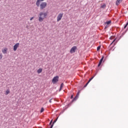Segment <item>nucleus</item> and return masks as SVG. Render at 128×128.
<instances>
[{"label":"nucleus","mask_w":128,"mask_h":128,"mask_svg":"<svg viewBox=\"0 0 128 128\" xmlns=\"http://www.w3.org/2000/svg\"><path fill=\"white\" fill-rule=\"evenodd\" d=\"M92 78H94V77H92L89 80V82H90V80H92Z\"/></svg>","instance_id":"nucleus-25"},{"label":"nucleus","mask_w":128,"mask_h":128,"mask_svg":"<svg viewBox=\"0 0 128 128\" xmlns=\"http://www.w3.org/2000/svg\"><path fill=\"white\" fill-rule=\"evenodd\" d=\"M20 46V43H16L14 46V50L16 52L18 50V48Z\"/></svg>","instance_id":"nucleus-5"},{"label":"nucleus","mask_w":128,"mask_h":128,"mask_svg":"<svg viewBox=\"0 0 128 128\" xmlns=\"http://www.w3.org/2000/svg\"><path fill=\"white\" fill-rule=\"evenodd\" d=\"M73 98V96H72V95L71 98Z\"/></svg>","instance_id":"nucleus-30"},{"label":"nucleus","mask_w":128,"mask_h":128,"mask_svg":"<svg viewBox=\"0 0 128 128\" xmlns=\"http://www.w3.org/2000/svg\"><path fill=\"white\" fill-rule=\"evenodd\" d=\"M8 94H10V90H6V93H5V94L6 96H8Z\"/></svg>","instance_id":"nucleus-14"},{"label":"nucleus","mask_w":128,"mask_h":128,"mask_svg":"<svg viewBox=\"0 0 128 128\" xmlns=\"http://www.w3.org/2000/svg\"><path fill=\"white\" fill-rule=\"evenodd\" d=\"M110 40H112V37L110 38Z\"/></svg>","instance_id":"nucleus-31"},{"label":"nucleus","mask_w":128,"mask_h":128,"mask_svg":"<svg viewBox=\"0 0 128 128\" xmlns=\"http://www.w3.org/2000/svg\"><path fill=\"white\" fill-rule=\"evenodd\" d=\"M111 22H112L111 21H108V22H106V24H110Z\"/></svg>","instance_id":"nucleus-18"},{"label":"nucleus","mask_w":128,"mask_h":128,"mask_svg":"<svg viewBox=\"0 0 128 128\" xmlns=\"http://www.w3.org/2000/svg\"><path fill=\"white\" fill-rule=\"evenodd\" d=\"M62 14H59L57 17V22H60L62 20Z\"/></svg>","instance_id":"nucleus-6"},{"label":"nucleus","mask_w":128,"mask_h":128,"mask_svg":"<svg viewBox=\"0 0 128 128\" xmlns=\"http://www.w3.org/2000/svg\"><path fill=\"white\" fill-rule=\"evenodd\" d=\"M92 78H94V77H92L89 80V82H90V80H92Z\"/></svg>","instance_id":"nucleus-26"},{"label":"nucleus","mask_w":128,"mask_h":128,"mask_svg":"<svg viewBox=\"0 0 128 128\" xmlns=\"http://www.w3.org/2000/svg\"><path fill=\"white\" fill-rule=\"evenodd\" d=\"M76 46H73L70 50V54H74V52H76Z\"/></svg>","instance_id":"nucleus-4"},{"label":"nucleus","mask_w":128,"mask_h":128,"mask_svg":"<svg viewBox=\"0 0 128 128\" xmlns=\"http://www.w3.org/2000/svg\"><path fill=\"white\" fill-rule=\"evenodd\" d=\"M122 2V0H117L116 2V6H118V4H120V2Z\"/></svg>","instance_id":"nucleus-10"},{"label":"nucleus","mask_w":128,"mask_h":128,"mask_svg":"<svg viewBox=\"0 0 128 128\" xmlns=\"http://www.w3.org/2000/svg\"><path fill=\"white\" fill-rule=\"evenodd\" d=\"M58 78H59L58 76H56L54 77V78L52 80V84H56V82H58Z\"/></svg>","instance_id":"nucleus-3"},{"label":"nucleus","mask_w":128,"mask_h":128,"mask_svg":"<svg viewBox=\"0 0 128 128\" xmlns=\"http://www.w3.org/2000/svg\"><path fill=\"white\" fill-rule=\"evenodd\" d=\"M64 83H62L61 85H60V88L59 90V92H60V90H62V88H64Z\"/></svg>","instance_id":"nucleus-12"},{"label":"nucleus","mask_w":128,"mask_h":128,"mask_svg":"<svg viewBox=\"0 0 128 128\" xmlns=\"http://www.w3.org/2000/svg\"><path fill=\"white\" fill-rule=\"evenodd\" d=\"M100 50V46H98L97 48V50Z\"/></svg>","instance_id":"nucleus-21"},{"label":"nucleus","mask_w":128,"mask_h":128,"mask_svg":"<svg viewBox=\"0 0 128 128\" xmlns=\"http://www.w3.org/2000/svg\"><path fill=\"white\" fill-rule=\"evenodd\" d=\"M44 108H42L40 112H44Z\"/></svg>","instance_id":"nucleus-15"},{"label":"nucleus","mask_w":128,"mask_h":128,"mask_svg":"<svg viewBox=\"0 0 128 128\" xmlns=\"http://www.w3.org/2000/svg\"><path fill=\"white\" fill-rule=\"evenodd\" d=\"M89 83H90V82L88 81V82L84 86V88L86 87V86H88Z\"/></svg>","instance_id":"nucleus-19"},{"label":"nucleus","mask_w":128,"mask_h":128,"mask_svg":"<svg viewBox=\"0 0 128 128\" xmlns=\"http://www.w3.org/2000/svg\"><path fill=\"white\" fill-rule=\"evenodd\" d=\"M6 52H8V49L5 48L2 50V52H3V54H6Z\"/></svg>","instance_id":"nucleus-13"},{"label":"nucleus","mask_w":128,"mask_h":128,"mask_svg":"<svg viewBox=\"0 0 128 128\" xmlns=\"http://www.w3.org/2000/svg\"><path fill=\"white\" fill-rule=\"evenodd\" d=\"M53 127H54V124H52L50 126V128H52Z\"/></svg>","instance_id":"nucleus-23"},{"label":"nucleus","mask_w":128,"mask_h":128,"mask_svg":"<svg viewBox=\"0 0 128 128\" xmlns=\"http://www.w3.org/2000/svg\"><path fill=\"white\" fill-rule=\"evenodd\" d=\"M52 124V120L50 122V124Z\"/></svg>","instance_id":"nucleus-22"},{"label":"nucleus","mask_w":128,"mask_h":128,"mask_svg":"<svg viewBox=\"0 0 128 128\" xmlns=\"http://www.w3.org/2000/svg\"><path fill=\"white\" fill-rule=\"evenodd\" d=\"M78 96H80V92H78L76 96V97L74 98V100H72V102H74V100H76V99L78 98Z\"/></svg>","instance_id":"nucleus-8"},{"label":"nucleus","mask_w":128,"mask_h":128,"mask_svg":"<svg viewBox=\"0 0 128 128\" xmlns=\"http://www.w3.org/2000/svg\"><path fill=\"white\" fill-rule=\"evenodd\" d=\"M64 114V110L60 112V114Z\"/></svg>","instance_id":"nucleus-29"},{"label":"nucleus","mask_w":128,"mask_h":128,"mask_svg":"<svg viewBox=\"0 0 128 128\" xmlns=\"http://www.w3.org/2000/svg\"><path fill=\"white\" fill-rule=\"evenodd\" d=\"M42 72V68H40L37 70L38 74H40V72Z\"/></svg>","instance_id":"nucleus-11"},{"label":"nucleus","mask_w":128,"mask_h":128,"mask_svg":"<svg viewBox=\"0 0 128 128\" xmlns=\"http://www.w3.org/2000/svg\"><path fill=\"white\" fill-rule=\"evenodd\" d=\"M56 120H58V119L55 120L53 122L52 124L54 125L56 122Z\"/></svg>","instance_id":"nucleus-16"},{"label":"nucleus","mask_w":128,"mask_h":128,"mask_svg":"<svg viewBox=\"0 0 128 128\" xmlns=\"http://www.w3.org/2000/svg\"><path fill=\"white\" fill-rule=\"evenodd\" d=\"M106 4H104L101 6V8H106Z\"/></svg>","instance_id":"nucleus-17"},{"label":"nucleus","mask_w":128,"mask_h":128,"mask_svg":"<svg viewBox=\"0 0 128 128\" xmlns=\"http://www.w3.org/2000/svg\"><path fill=\"white\" fill-rule=\"evenodd\" d=\"M2 54H0V60H2Z\"/></svg>","instance_id":"nucleus-20"},{"label":"nucleus","mask_w":128,"mask_h":128,"mask_svg":"<svg viewBox=\"0 0 128 128\" xmlns=\"http://www.w3.org/2000/svg\"><path fill=\"white\" fill-rule=\"evenodd\" d=\"M116 41V39L114 40L111 43V44H114V42Z\"/></svg>","instance_id":"nucleus-27"},{"label":"nucleus","mask_w":128,"mask_h":128,"mask_svg":"<svg viewBox=\"0 0 128 128\" xmlns=\"http://www.w3.org/2000/svg\"><path fill=\"white\" fill-rule=\"evenodd\" d=\"M47 6V4L46 2H42L40 4V10H42L44 8H46V7Z\"/></svg>","instance_id":"nucleus-2"},{"label":"nucleus","mask_w":128,"mask_h":128,"mask_svg":"<svg viewBox=\"0 0 128 128\" xmlns=\"http://www.w3.org/2000/svg\"><path fill=\"white\" fill-rule=\"evenodd\" d=\"M44 0H37L36 2V6H40V2H44Z\"/></svg>","instance_id":"nucleus-7"},{"label":"nucleus","mask_w":128,"mask_h":128,"mask_svg":"<svg viewBox=\"0 0 128 128\" xmlns=\"http://www.w3.org/2000/svg\"><path fill=\"white\" fill-rule=\"evenodd\" d=\"M38 16V20L40 22H42L44 18H46V16H48V12H40Z\"/></svg>","instance_id":"nucleus-1"},{"label":"nucleus","mask_w":128,"mask_h":128,"mask_svg":"<svg viewBox=\"0 0 128 128\" xmlns=\"http://www.w3.org/2000/svg\"><path fill=\"white\" fill-rule=\"evenodd\" d=\"M102 60H104V57H102V58L100 59L99 64H98V66H100V64H102Z\"/></svg>","instance_id":"nucleus-9"},{"label":"nucleus","mask_w":128,"mask_h":128,"mask_svg":"<svg viewBox=\"0 0 128 128\" xmlns=\"http://www.w3.org/2000/svg\"><path fill=\"white\" fill-rule=\"evenodd\" d=\"M34 20V17H32L30 18V20Z\"/></svg>","instance_id":"nucleus-28"},{"label":"nucleus","mask_w":128,"mask_h":128,"mask_svg":"<svg viewBox=\"0 0 128 128\" xmlns=\"http://www.w3.org/2000/svg\"><path fill=\"white\" fill-rule=\"evenodd\" d=\"M52 98L50 100L49 102L52 103Z\"/></svg>","instance_id":"nucleus-24"}]
</instances>
